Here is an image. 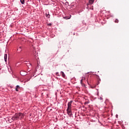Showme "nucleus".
<instances>
[{
  "instance_id": "obj_3",
  "label": "nucleus",
  "mask_w": 129,
  "mask_h": 129,
  "mask_svg": "<svg viewBox=\"0 0 129 129\" xmlns=\"http://www.w3.org/2000/svg\"><path fill=\"white\" fill-rule=\"evenodd\" d=\"M94 3V0H89V3L88 4V6L89 5H92Z\"/></svg>"
},
{
  "instance_id": "obj_12",
  "label": "nucleus",
  "mask_w": 129,
  "mask_h": 129,
  "mask_svg": "<svg viewBox=\"0 0 129 129\" xmlns=\"http://www.w3.org/2000/svg\"><path fill=\"white\" fill-rule=\"evenodd\" d=\"M25 64H29V65H32V63H29V61H26V63Z\"/></svg>"
},
{
  "instance_id": "obj_2",
  "label": "nucleus",
  "mask_w": 129,
  "mask_h": 129,
  "mask_svg": "<svg viewBox=\"0 0 129 129\" xmlns=\"http://www.w3.org/2000/svg\"><path fill=\"white\" fill-rule=\"evenodd\" d=\"M72 102H73V101H71L70 102H69L68 104V108L67 109L68 114L70 116L72 115V111L71 110L72 108Z\"/></svg>"
},
{
  "instance_id": "obj_9",
  "label": "nucleus",
  "mask_w": 129,
  "mask_h": 129,
  "mask_svg": "<svg viewBox=\"0 0 129 129\" xmlns=\"http://www.w3.org/2000/svg\"><path fill=\"white\" fill-rule=\"evenodd\" d=\"M60 73L62 74V77H65V74H64V72H61Z\"/></svg>"
},
{
  "instance_id": "obj_13",
  "label": "nucleus",
  "mask_w": 129,
  "mask_h": 129,
  "mask_svg": "<svg viewBox=\"0 0 129 129\" xmlns=\"http://www.w3.org/2000/svg\"><path fill=\"white\" fill-rule=\"evenodd\" d=\"M115 23H118V20L116 19V20H115Z\"/></svg>"
},
{
  "instance_id": "obj_14",
  "label": "nucleus",
  "mask_w": 129,
  "mask_h": 129,
  "mask_svg": "<svg viewBox=\"0 0 129 129\" xmlns=\"http://www.w3.org/2000/svg\"><path fill=\"white\" fill-rule=\"evenodd\" d=\"M51 23H50V24H48V26H51Z\"/></svg>"
},
{
  "instance_id": "obj_4",
  "label": "nucleus",
  "mask_w": 129,
  "mask_h": 129,
  "mask_svg": "<svg viewBox=\"0 0 129 129\" xmlns=\"http://www.w3.org/2000/svg\"><path fill=\"white\" fill-rule=\"evenodd\" d=\"M8 59V54H5L4 55V60L5 62H7V59Z\"/></svg>"
},
{
  "instance_id": "obj_5",
  "label": "nucleus",
  "mask_w": 129,
  "mask_h": 129,
  "mask_svg": "<svg viewBox=\"0 0 129 129\" xmlns=\"http://www.w3.org/2000/svg\"><path fill=\"white\" fill-rule=\"evenodd\" d=\"M20 86L19 85H17L16 86V88H15V90H16V91H19V90L18 89H20Z\"/></svg>"
},
{
  "instance_id": "obj_1",
  "label": "nucleus",
  "mask_w": 129,
  "mask_h": 129,
  "mask_svg": "<svg viewBox=\"0 0 129 129\" xmlns=\"http://www.w3.org/2000/svg\"><path fill=\"white\" fill-rule=\"evenodd\" d=\"M24 117V114L19 112V113H16L15 114L12 116V120H19V119H21Z\"/></svg>"
},
{
  "instance_id": "obj_10",
  "label": "nucleus",
  "mask_w": 129,
  "mask_h": 129,
  "mask_svg": "<svg viewBox=\"0 0 129 129\" xmlns=\"http://www.w3.org/2000/svg\"><path fill=\"white\" fill-rule=\"evenodd\" d=\"M46 17H47V18H50V14H49V13H46Z\"/></svg>"
},
{
  "instance_id": "obj_11",
  "label": "nucleus",
  "mask_w": 129,
  "mask_h": 129,
  "mask_svg": "<svg viewBox=\"0 0 129 129\" xmlns=\"http://www.w3.org/2000/svg\"><path fill=\"white\" fill-rule=\"evenodd\" d=\"M18 50L19 51V52H21V51H22V47H20Z\"/></svg>"
},
{
  "instance_id": "obj_6",
  "label": "nucleus",
  "mask_w": 129,
  "mask_h": 129,
  "mask_svg": "<svg viewBox=\"0 0 129 129\" xmlns=\"http://www.w3.org/2000/svg\"><path fill=\"white\" fill-rule=\"evenodd\" d=\"M71 18V16H70V17L66 16L63 17V19H65L66 20H69V19H70Z\"/></svg>"
},
{
  "instance_id": "obj_15",
  "label": "nucleus",
  "mask_w": 129,
  "mask_h": 129,
  "mask_svg": "<svg viewBox=\"0 0 129 129\" xmlns=\"http://www.w3.org/2000/svg\"><path fill=\"white\" fill-rule=\"evenodd\" d=\"M38 65H39V62H38Z\"/></svg>"
},
{
  "instance_id": "obj_8",
  "label": "nucleus",
  "mask_w": 129,
  "mask_h": 129,
  "mask_svg": "<svg viewBox=\"0 0 129 129\" xmlns=\"http://www.w3.org/2000/svg\"><path fill=\"white\" fill-rule=\"evenodd\" d=\"M82 81H83V79H82L81 80V84H82V86H85V85L84 84H83Z\"/></svg>"
},
{
  "instance_id": "obj_7",
  "label": "nucleus",
  "mask_w": 129,
  "mask_h": 129,
  "mask_svg": "<svg viewBox=\"0 0 129 129\" xmlns=\"http://www.w3.org/2000/svg\"><path fill=\"white\" fill-rule=\"evenodd\" d=\"M20 3L22 5H25V0H20Z\"/></svg>"
}]
</instances>
